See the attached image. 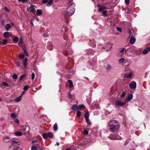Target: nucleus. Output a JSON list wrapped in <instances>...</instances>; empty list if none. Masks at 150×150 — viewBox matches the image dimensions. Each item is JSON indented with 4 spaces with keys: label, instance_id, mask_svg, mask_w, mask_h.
<instances>
[{
    "label": "nucleus",
    "instance_id": "nucleus-1",
    "mask_svg": "<svg viewBox=\"0 0 150 150\" xmlns=\"http://www.w3.org/2000/svg\"><path fill=\"white\" fill-rule=\"evenodd\" d=\"M109 130L112 132H115L117 131L119 128L117 122L116 120H111L108 124Z\"/></svg>",
    "mask_w": 150,
    "mask_h": 150
},
{
    "label": "nucleus",
    "instance_id": "nucleus-2",
    "mask_svg": "<svg viewBox=\"0 0 150 150\" xmlns=\"http://www.w3.org/2000/svg\"><path fill=\"white\" fill-rule=\"evenodd\" d=\"M68 4L69 5L65 10L64 14L65 15L71 16L74 13L75 11L74 6L72 4V0L69 1Z\"/></svg>",
    "mask_w": 150,
    "mask_h": 150
},
{
    "label": "nucleus",
    "instance_id": "nucleus-3",
    "mask_svg": "<svg viewBox=\"0 0 150 150\" xmlns=\"http://www.w3.org/2000/svg\"><path fill=\"white\" fill-rule=\"evenodd\" d=\"M108 138L112 140H120L122 139L120 136L116 134H111Z\"/></svg>",
    "mask_w": 150,
    "mask_h": 150
},
{
    "label": "nucleus",
    "instance_id": "nucleus-4",
    "mask_svg": "<svg viewBox=\"0 0 150 150\" xmlns=\"http://www.w3.org/2000/svg\"><path fill=\"white\" fill-rule=\"evenodd\" d=\"M125 104V102H122L120 100L116 101L115 103V107H122Z\"/></svg>",
    "mask_w": 150,
    "mask_h": 150
},
{
    "label": "nucleus",
    "instance_id": "nucleus-5",
    "mask_svg": "<svg viewBox=\"0 0 150 150\" xmlns=\"http://www.w3.org/2000/svg\"><path fill=\"white\" fill-rule=\"evenodd\" d=\"M97 6V7H99L98 11L99 12H101L107 9L106 7L103 6H101L99 4H98Z\"/></svg>",
    "mask_w": 150,
    "mask_h": 150
},
{
    "label": "nucleus",
    "instance_id": "nucleus-6",
    "mask_svg": "<svg viewBox=\"0 0 150 150\" xmlns=\"http://www.w3.org/2000/svg\"><path fill=\"white\" fill-rule=\"evenodd\" d=\"M130 88L132 89H135L137 87V84L135 82L132 81L129 85Z\"/></svg>",
    "mask_w": 150,
    "mask_h": 150
},
{
    "label": "nucleus",
    "instance_id": "nucleus-7",
    "mask_svg": "<svg viewBox=\"0 0 150 150\" xmlns=\"http://www.w3.org/2000/svg\"><path fill=\"white\" fill-rule=\"evenodd\" d=\"M136 50V48L134 46H132L128 48L126 50V52L130 51L131 52H134Z\"/></svg>",
    "mask_w": 150,
    "mask_h": 150
},
{
    "label": "nucleus",
    "instance_id": "nucleus-8",
    "mask_svg": "<svg viewBox=\"0 0 150 150\" xmlns=\"http://www.w3.org/2000/svg\"><path fill=\"white\" fill-rule=\"evenodd\" d=\"M12 36V34L9 33L8 32H5L4 33V37L5 38H8L10 37H11Z\"/></svg>",
    "mask_w": 150,
    "mask_h": 150
},
{
    "label": "nucleus",
    "instance_id": "nucleus-9",
    "mask_svg": "<svg viewBox=\"0 0 150 150\" xmlns=\"http://www.w3.org/2000/svg\"><path fill=\"white\" fill-rule=\"evenodd\" d=\"M112 45L109 43H106V45H105V47H104V48L106 49L107 50H109L112 47Z\"/></svg>",
    "mask_w": 150,
    "mask_h": 150
},
{
    "label": "nucleus",
    "instance_id": "nucleus-10",
    "mask_svg": "<svg viewBox=\"0 0 150 150\" xmlns=\"http://www.w3.org/2000/svg\"><path fill=\"white\" fill-rule=\"evenodd\" d=\"M133 97V95L132 94H129L128 97L125 99V103L129 101Z\"/></svg>",
    "mask_w": 150,
    "mask_h": 150
},
{
    "label": "nucleus",
    "instance_id": "nucleus-11",
    "mask_svg": "<svg viewBox=\"0 0 150 150\" xmlns=\"http://www.w3.org/2000/svg\"><path fill=\"white\" fill-rule=\"evenodd\" d=\"M19 141L18 139L15 138L13 139L12 144L13 145H16V144L19 143Z\"/></svg>",
    "mask_w": 150,
    "mask_h": 150
},
{
    "label": "nucleus",
    "instance_id": "nucleus-12",
    "mask_svg": "<svg viewBox=\"0 0 150 150\" xmlns=\"http://www.w3.org/2000/svg\"><path fill=\"white\" fill-rule=\"evenodd\" d=\"M30 12H32L33 14H35V10L34 7V6L31 4L30 5Z\"/></svg>",
    "mask_w": 150,
    "mask_h": 150
},
{
    "label": "nucleus",
    "instance_id": "nucleus-13",
    "mask_svg": "<svg viewBox=\"0 0 150 150\" xmlns=\"http://www.w3.org/2000/svg\"><path fill=\"white\" fill-rule=\"evenodd\" d=\"M149 51H150V48L149 47L147 48L143 51L142 54H147Z\"/></svg>",
    "mask_w": 150,
    "mask_h": 150
},
{
    "label": "nucleus",
    "instance_id": "nucleus-14",
    "mask_svg": "<svg viewBox=\"0 0 150 150\" xmlns=\"http://www.w3.org/2000/svg\"><path fill=\"white\" fill-rule=\"evenodd\" d=\"M136 39L135 38L131 37L129 40V42L130 44H133L135 42Z\"/></svg>",
    "mask_w": 150,
    "mask_h": 150
},
{
    "label": "nucleus",
    "instance_id": "nucleus-15",
    "mask_svg": "<svg viewBox=\"0 0 150 150\" xmlns=\"http://www.w3.org/2000/svg\"><path fill=\"white\" fill-rule=\"evenodd\" d=\"M68 82L69 83V86L70 88H71L70 89V90H71V88H73V87L72 81L71 80H68Z\"/></svg>",
    "mask_w": 150,
    "mask_h": 150
},
{
    "label": "nucleus",
    "instance_id": "nucleus-16",
    "mask_svg": "<svg viewBox=\"0 0 150 150\" xmlns=\"http://www.w3.org/2000/svg\"><path fill=\"white\" fill-rule=\"evenodd\" d=\"M14 134L17 136H21L23 135V133L19 131H17L15 132Z\"/></svg>",
    "mask_w": 150,
    "mask_h": 150
},
{
    "label": "nucleus",
    "instance_id": "nucleus-17",
    "mask_svg": "<svg viewBox=\"0 0 150 150\" xmlns=\"http://www.w3.org/2000/svg\"><path fill=\"white\" fill-rule=\"evenodd\" d=\"M47 47L50 50H52L53 49L52 45L50 42L48 43Z\"/></svg>",
    "mask_w": 150,
    "mask_h": 150
},
{
    "label": "nucleus",
    "instance_id": "nucleus-18",
    "mask_svg": "<svg viewBox=\"0 0 150 150\" xmlns=\"http://www.w3.org/2000/svg\"><path fill=\"white\" fill-rule=\"evenodd\" d=\"M89 114L88 112H86L85 114L84 117L86 120L89 119Z\"/></svg>",
    "mask_w": 150,
    "mask_h": 150
},
{
    "label": "nucleus",
    "instance_id": "nucleus-19",
    "mask_svg": "<svg viewBox=\"0 0 150 150\" xmlns=\"http://www.w3.org/2000/svg\"><path fill=\"white\" fill-rule=\"evenodd\" d=\"M133 76V72H132L127 75L126 76V77L127 78L129 79L132 77Z\"/></svg>",
    "mask_w": 150,
    "mask_h": 150
},
{
    "label": "nucleus",
    "instance_id": "nucleus-20",
    "mask_svg": "<svg viewBox=\"0 0 150 150\" xmlns=\"http://www.w3.org/2000/svg\"><path fill=\"white\" fill-rule=\"evenodd\" d=\"M3 140L6 142H8L9 141L10 138L6 136L4 137Z\"/></svg>",
    "mask_w": 150,
    "mask_h": 150
},
{
    "label": "nucleus",
    "instance_id": "nucleus-21",
    "mask_svg": "<svg viewBox=\"0 0 150 150\" xmlns=\"http://www.w3.org/2000/svg\"><path fill=\"white\" fill-rule=\"evenodd\" d=\"M42 12L41 10L40 9H38L37 10L36 14L38 16H40L42 14Z\"/></svg>",
    "mask_w": 150,
    "mask_h": 150
},
{
    "label": "nucleus",
    "instance_id": "nucleus-22",
    "mask_svg": "<svg viewBox=\"0 0 150 150\" xmlns=\"http://www.w3.org/2000/svg\"><path fill=\"white\" fill-rule=\"evenodd\" d=\"M22 98L21 96L18 97L15 100V102L17 103L19 102L21 100Z\"/></svg>",
    "mask_w": 150,
    "mask_h": 150
},
{
    "label": "nucleus",
    "instance_id": "nucleus-23",
    "mask_svg": "<svg viewBox=\"0 0 150 150\" xmlns=\"http://www.w3.org/2000/svg\"><path fill=\"white\" fill-rule=\"evenodd\" d=\"M53 130L54 131H56L58 129L57 125L56 123H55L53 126Z\"/></svg>",
    "mask_w": 150,
    "mask_h": 150
},
{
    "label": "nucleus",
    "instance_id": "nucleus-24",
    "mask_svg": "<svg viewBox=\"0 0 150 150\" xmlns=\"http://www.w3.org/2000/svg\"><path fill=\"white\" fill-rule=\"evenodd\" d=\"M85 108V106H84V105L83 104H81L79 105L77 109H82L83 108Z\"/></svg>",
    "mask_w": 150,
    "mask_h": 150
},
{
    "label": "nucleus",
    "instance_id": "nucleus-25",
    "mask_svg": "<svg viewBox=\"0 0 150 150\" xmlns=\"http://www.w3.org/2000/svg\"><path fill=\"white\" fill-rule=\"evenodd\" d=\"M77 108L78 107L76 105H74L71 107V109L73 110L76 111V110H78Z\"/></svg>",
    "mask_w": 150,
    "mask_h": 150
},
{
    "label": "nucleus",
    "instance_id": "nucleus-26",
    "mask_svg": "<svg viewBox=\"0 0 150 150\" xmlns=\"http://www.w3.org/2000/svg\"><path fill=\"white\" fill-rule=\"evenodd\" d=\"M27 59L26 58L23 61V64L24 65V67L26 68V66L27 65Z\"/></svg>",
    "mask_w": 150,
    "mask_h": 150
},
{
    "label": "nucleus",
    "instance_id": "nucleus-27",
    "mask_svg": "<svg viewBox=\"0 0 150 150\" xmlns=\"http://www.w3.org/2000/svg\"><path fill=\"white\" fill-rule=\"evenodd\" d=\"M21 130L25 132L26 130V126H25L22 125L21 127Z\"/></svg>",
    "mask_w": 150,
    "mask_h": 150
},
{
    "label": "nucleus",
    "instance_id": "nucleus-28",
    "mask_svg": "<svg viewBox=\"0 0 150 150\" xmlns=\"http://www.w3.org/2000/svg\"><path fill=\"white\" fill-rule=\"evenodd\" d=\"M42 137L45 139H46L47 138V133H43L42 134Z\"/></svg>",
    "mask_w": 150,
    "mask_h": 150
},
{
    "label": "nucleus",
    "instance_id": "nucleus-29",
    "mask_svg": "<svg viewBox=\"0 0 150 150\" xmlns=\"http://www.w3.org/2000/svg\"><path fill=\"white\" fill-rule=\"evenodd\" d=\"M112 68V67L111 65L110 64H108L107 65L106 67V69L107 70L109 71Z\"/></svg>",
    "mask_w": 150,
    "mask_h": 150
},
{
    "label": "nucleus",
    "instance_id": "nucleus-30",
    "mask_svg": "<svg viewBox=\"0 0 150 150\" xmlns=\"http://www.w3.org/2000/svg\"><path fill=\"white\" fill-rule=\"evenodd\" d=\"M53 1V0H49L48 4H47V6H51Z\"/></svg>",
    "mask_w": 150,
    "mask_h": 150
},
{
    "label": "nucleus",
    "instance_id": "nucleus-31",
    "mask_svg": "<svg viewBox=\"0 0 150 150\" xmlns=\"http://www.w3.org/2000/svg\"><path fill=\"white\" fill-rule=\"evenodd\" d=\"M19 2H21L22 3H25L29 1V0H17Z\"/></svg>",
    "mask_w": 150,
    "mask_h": 150
},
{
    "label": "nucleus",
    "instance_id": "nucleus-32",
    "mask_svg": "<svg viewBox=\"0 0 150 150\" xmlns=\"http://www.w3.org/2000/svg\"><path fill=\"white\" fill-rule=\"evenodd\" d=\"M53 134L50 132H49L47 133V137H49L51 138H52L53 137Z\"/></svg>",
    "mask_w": 150,
    "mask_h": 150
},
{
    "label": "nucleus",
    "instance_id": "nucleus-33",
    "mask_svg": "<svg viewBox=\"0 0 150 150\" xmlns=\"http://www.w3.org/2000/svg\"><path fill=\"white\" fill-rule=\"evenodd\" d=\"M11 26L9 24H7L5 27L6 30L7 31H8L9 28H11Z\"/></svg>",
    "mask_w": 150,
    "mask_h": 150
},
{
    "label": "nucleus",
    "instance_id": "nucleus-34",
    "mask_svg": "<svg viewBox=\"0 0 150 150\" xmlns=\"http://www.w3.org/2000/svg\"><path fill=\"white\" fill-rule=\"evenodd\" d=\"M125 61V59L123 58H120L119 60V62L120 64H121Z\"/></svg>",
    "mask_w": 150,
    "mask_h": 150
},
{
    "label": "nucleus",
    "instance_id": "nucleus-35",
    "mask_svg": "<svg viewBox=\"0 0 150 150\" xmlns=\"http://www.w3.org/2000/svg\"><path fill=\"white\" fill-rule=\"evenodd\" d=\"M107 11H103L102 12V15L104 16H107Z\"/></svg>",
    "mask_w": 150,
    "mask_h": 150
},
{
    "label": "nucleus",
    "instance_id": "nucleus-36",
    "mask_svg": "<svg viewBox=\"0 0 150 150\" xmlns=\"http://www.w3.org/2000/svg\"><path fill=\"white\" fill-rule=\"evenodd\" d=\"M23 43V41L22 40V39L21 38H20V40L19 41V42L18 43V44L20 46L22 45V43Z\"/></svg>",
    "mask_w": 150,
    "mask_h": 150
},
{
    "label": "nucleus",
    "instance_id": "nucleus-37",
    "mask_svg": "<svg viewBox=\"0 0 150 150\" xmlns=\"http://www.w3.org/2000/svg\"><path fill=\"white\" fill-rule=\"evenodd\" d=\"M13 41L14 42H18L19 41V38L17 37H15L13 39Z\"/></svg>",
    "mask_w": 150,
    "mask_h": 150
},
{
    "label": "nucleus",
    "instance_id": "nucleus-38",
    "mask_svg": "<svg viewBox=\"0 0 150 150\" xmlns=\"http://www.w3.org/2000/svg\"><path fill=\"white\" fill-rule=\"evenodd\" d=\"M16 115L14 113H12L11 115V117L12 118H15L16 117Z\"/></svg>",
    "mask_w": 150,
    "mask_h": 150
},
{
    "label": "nucleus",
    "instance_id": "nucleus-39",
    "mask_svg": "<svg viewBox=\"0 0 150 150\" xmlns=\"http://www.w3.org/2000/svg\"><path fill=\"white\" fill-rule=\"evenodd\" d=\"M7 41H8L6 39H4L2 42V43L4 45H6L7 43Z\"/></svg>",
    "mask_w": 150,
    "mask_h": 150
},
{
    "label": "nucleus",
    "instance_id": "nucleus-40",
    "mask_svg": "<svg viewBox=\"0 0 150 150\" xmlns=\"http://www.w3.org/2000/svg\"><path fill=\"white\" fill-rule=\"evenodd\" d=\"M25 74H23L19 78V81H20L21 80H22L24 78H25Z\"/></svg>",
    "mask_w": 150,
    "mask_h": 150
},
{
    "label": "nucleus",
    "instance_id": "nucleus-41",
    "mask_svg": "<svg viewBox=\"0 0 150 150\" xmlns=\"http://www.w3.org/2000/svg\"><path fill=\"white\" fill-rule=\"evenodd\" d=\"M17 74H13L12 76V78L15 79H17Z\"/></svg>",
    "mask_w": 150,
    "mask_h": 150
},
{
    "label": "nucleus",
    "instance_id": "nucleus-42",
    "mask_svg": "<svg viewBox=\"0 0 150 150\" xmlns=\"http://www.w3.org/2000/svg\"><path fill=\"white\" fill-rule=\"evenodd\" d=\"M4 9L6 11L7 13H9V9L6 7H4Z\"/></svg>",
    "mask_w": 150,
    "mask_h": 150
},
{
    "label": "nucleus",
    "instance_id": "nucleus-43",
    "mask_svg": "<svg viewBox=\"0 0 150 150\" xmlns=\"http://www.w3.org/2000/svg\"><path fill=\"white\" fill-rule=\"evenodd\" d=\"M76 116L78 117H79L81 116V112L79 111H77Z\"/></svg>",
    "mask_w": 150,
    "mask_h": 150
},
{
    "label": "nucleus",
    "instance_id": "nucleus-44",
    "mask_svg": "<svg viewBox=\"0 0 150 150\" xmlns=\"http://www.w3.org/2000/svg\"><path fill=\"white\" fill-rule=\"evenodd\" d=\"M37 147L35 146H33L31 147V150H37Z\"/></svg>",
    "mask_w": 150,
    "mask_h": 150
},
{
    "label": "nucleus",
    "instance_id": "nucleus-45",
    "mask_svg": "<svg viewBox=\"0 0 150 150\" xmlns=\"http://www.w3.org/2000/svg\"><path fill=\"white\" fill-rule=\"evenodd\" d=\"M24 50V54H25V55L26 56H28V53L26 52V50L25 49H24L23 50Z\"/></svg>",
    "mask_w": 150,
    "mask_h": 150
},
{
    "label": "nucleus",
    "instance_id": "nucleus-46",
    "mask_svg": "<svg viewBox=\"0 0 150 150\" xmlns=\"http://www.w3.org/2000/svg\"><path fill=\"white\" fill-rule=\"evenodd\" d=\"M2 85L7 87L9 86L8 84L6 82H3L2 83Z\"/></svg>",
    "mask_w": 150,
    "mask_h": 150
},
{
    "label": "nucleus",
    "instance_id": "nucleus-47",
    "mask_svg": "<svg viewBox=\"0 0 150 150\" xmlns=\"http://www.w3.org/2000/svg\"><path fill=\"white\" fill-rule=\"evenodd\" d=\"M129 67L128 66H127L125 68V71H127L129 70Z\"/></svg>",
    "mask_w": 150,
    "mask_h": 150
},
{
    "label": "nucleus",
    "instance_id": "nucleus-48",
    "mask_svg": "<svg viewBox=\"0 0 150 150\" xmlns=\"http://www.w3.org/2000/svg\"><path fill=\"white\" fill-rule=\"evenodd\" d=\"M83 133L85 135H86L88 134V130H85L84 131Z\"/></svg>",
    "mask_w": 150,
    "mask_h": 150
},
{
    "label": "nucleus",
    "instance_id": "nucleus-49",
    "mask_svg": "<svg viewBox=\"0 0 150 150\" xmlns=\"http://www.w3.org/2000/svg\"><path fill=\"white\" fill-rule=\"evenodd\" d=\"M28 86L26 85L23 88V90L24 91H27L28 89Z\"/></svg>",
    "mask_w": 150,
    "mask_h": 150
},
{
    "label": "nucleus",
    "instance_id": "nucleus-50",
    "mask_svg": "<svg viewBox=\"0 0 150 150\" xmlns=\"http://www.w3.org/2000/svg\"><path fill=\"white\" fill-rule=\"evenodd\" d=\"M117 30L120 32L121 33L122 32V30L121 28L120 27H117Z\"/></svg>",
    "mask_w": 150,
    "mask_h": 150
},
{
    "label": "nucleus",
    "instance_id": "nucleus-51",
    "mask_svg": "<svg viewBox=\"0 0 150 150\" xmlns=\"http://www.w3.org/2000/svg\"><path fill=\"white\" fill-rule=\"evenodd\" d=\"M125 92H122L121 95L120 97L121 98L124 97L125 96Z\"/></svg>",
    "mask_w": 150,
    "mask_h": 150
},
{
    "label": "nucleus",
    "instance_id": "nucleus-52",
    "mask_svg": "<svg viewBox=\"0 0 150 150\" xmlns=\"http://www.w3.org/2000/svg\"><path fill=\"white\" fill-rule=\"evenodd\" d=\"M86 122L87 123V124L89 125H91V123L89 121V119L87 120H86Z\"/></svg>",
    "mask_w": 150,
    "mask_h": 150
},
{
    "label": "nucleus",
    "instance_id": "nucleus-53",
    "mask_svg": "<svg viewBox=\"0 0 150 150\" xmlns=\"http://www.w3.org/2000/svg\"><path fill=\"white\" fill-rule=\"evenodd\" d=\"M24 54H20L19 56V57L21 59H23L24 57Z\"/></svg>",
    "mask_w": 150,
    "mask_h": 150
},
{
    "label": "nucleus",
    "instance_id": "nucleus-54",
    "mask_svg": "<svg viewBox=\"0 0 150 150\" xmlns=\"http://www.w3.org/2000/svg\"><path fill=\"white\" fill-rule=\"evenodd\" d=\"M14 122L16 123L19 124L20 122V121L18 119H16L14 121Z\"/></svg>",
    "mask_w": 150,
    "mask_h": 150
},
{
    "label": "nucleus",
    "instance_id": "nucleus-55",
    "mask_svg": "<svg viewBox=\"0 0 150 150\" xmlns=\"http://www.w3.org/2000/svg\"><path fill=\"white\" fill-rule=\"evenodd\" d=\"M125 3L127 5L129 4V0H125Z\"/></svg>",
    "mask_w": 150,
    "mask_h": 150
},
{
    "label": "nucleus",
    "instance_id": "nucleus-56",
    "mask_svg": "<svg viewBox=\"0 0 150 150\" xmlns=\"http://www.w3.org/2000/svg\"><path fill=\"white\" fill-rule=\"evenodd\" d=\"M35 74L34 73H32V77H31V79L32 80H33L35 78Z\"/></svg>",
    "mask_w": 150,
    "mask_h": 150
},
{
    "label": "nucleus",
    "instance_id": "nucleus-57",
    "mask_svg": "<svg viewBox=\"0 0 150 150\" xmlns=\"http://www.w3.org/2000/svg\"><path fill=\"white\" fill-rule=\"evenodd\" d=\"M126 50L127 49H126L123 48L120 51V53H121L124 51H125V52H126Z\"/></svg>",
    "mask_w": 150,
    "mask_h": 150
},
{
    "label": "nucleus",
    "instance_id": "nucleus-58",
    "mask_svg": "<svg viewBox=\"0 0 150 150\" xmlns=\"http://www.w3.org/2000/svg\"><path fill=\"white\" fill-rule=\"evenodd\" d=\"M16 65L17 66V67H19L20 66V62L18 61L17 62H16Z\"/></svg>",
    "mask_w": 150,
    "mask_h": 150
},
{
    "label": "nucleus",
    "instance_id": "nucleus-59",
    "mask_svg": "<svg viewBox=\"0 0 150 150\" xmlns=\"http://www.w3.org/2000/svg\"><path fill=\"white\" fill-rule=\"evenodd\" d=\"M48 1L49 0H43L42 1V2L43 4H45L48 2Z\"/></svg>",
    "mask_w": 150,
    "mask_h": 150
},
{
    "label": "nucleus",
    "instance_id": "nucleus-60",
    "mask_svg": "<svg viewBox=\"0 0 150 150\" xmlns=\"http://www.w3.org/2000/svg\"><path fill=\"white\" fill-rule=\"evenodd\" d=\"M84 78L85 79H86V81H85L86 82H87V83H88V80H89L88 79V78L86 77H84Z\"/></svg>",
    "mask_w": 150,
    "mask_h": 150
},
{
    "label": "nucleus",
    "instance_id": "nucleus-61",
    "mask_svg": "<svg viewBox=\"0 0 150 150\" xmlns=\"http://www.w3.org/2000/svg\"><path fill=\"white\" fill-rule=\"evenodd\" d=\"M32 142L34 144L37 143L38 141L36 140H34L32 141Z\"/></svg>",
    "mask_w": 150,
    "mask_h": 150
},
{
    "label": "nucleus",
    "instance_id": "nucleus-62",
    "mask_svg": "<svg viewBox=\"0 0 150 150\" xmlns=\"http://www.w3.org/2000/svg\"><path fill=\"white\" fill-rule=\"evenodd\" d=\"M25 93V91H23L21 93V96H22Z\"/></svg>",
    "mask_w": 150,
    "mask_h": 150
},
{
    "label": "nucleus",
    "instance_id": "nucleus-63",
    "mask_svg": "<svg viewBox=\"0 0 150 150\" xmlns=\"http://www.w3.org/2000/svg\"><path fill=\"white\" fill-rule=\"evenodd\" d=\"M68 97L69 98H71V95L70 93H69L68 95Z\"/></svg>",
    "mask_w": 150,
    "mask_h": 150
},
{
    "label": "nucleus",
    "instance_id": "nucleus-64",
    "mask_svg": "<svg viewBox=\"0 0 150 150\" xmlns=\"http://www.w3.org/2000/svg\"><path fill=\"white\" fill-rule=\"evenodd\" d=\"M129 140H127L126 141V142H125V144H127L128 143V142H129Z\"/></svg>",
    "mask_w": 150,
    "mask_h": 150
}]
</instances>
